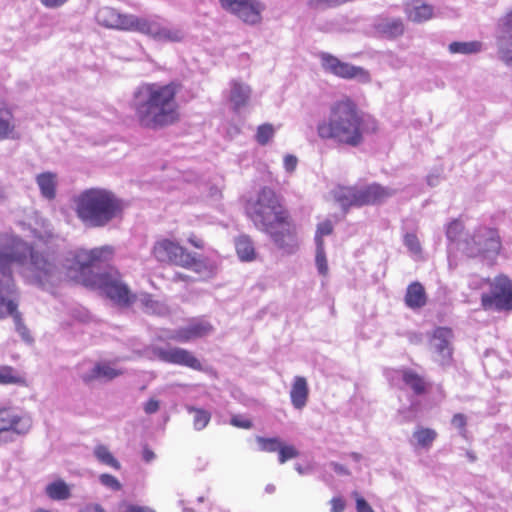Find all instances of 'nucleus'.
Instances as JSON below:
<instances>
[{"label": "nucleus", "mask_w": 512, "mask_h": 512, "mask_svg": "<svg viewBox=\"0 0 512 512\" xmlns=\"http://www.w3.org/2000/svg\"><path fill=\"white\" fill-rule=\"evenodd\" d=\"M333 232V225L331 221L326 220L317 225V230L315 234V243L318 246L321 243V246L324 247L323 236L330 235Z\"/></svg>", "instance_id": "42"}, {"label": "nucleus", "mask_w": 512, "mask_h": 512, "mask_svg": "<svg viewBox=\"0 0 512 512\" xmlns=\"http://www.w3.org/2000/svg\"><path fill=\"white\" fill-rule=\"evenodd\" d=\"M221 7L237 16L246 24L255 25L261 21L264 5L258 0H218Z\"/></svg>", "instance_id": "11"}, {"label": "nucleus", "mask_w": 512, "mask_h": 512, "mask_svg": "<svg viewBox=\"0 0 512 512\" xmlns=\"http://www.w3.org/2000/svg\"><path fill=\"white\" fill-rule=\"evenodd\" d=\"M315 264L318 270V273L322 276H326L328 274V264L326 259V253L321 243L316 246V256H315Z\"/></svg>", "instance_id": "40"}, {"label": "nucleus", "mask_w": 512, "mask_h": 512, "mask_svg": "<svg viewBox=\"0 0 512 512\" xmlns=\"http://www.w3.org/2000/svg\"><path fill=\"white\" fill-rule=\"evenodd\" d=\"M142 458L145 462L150 463L156 458V455L151 449L144 447L142 451Z\"/></svg>", "instance_id": "59"}, {"label": "nucleus", "mask_w": 512, "mask_h": 512, "mask_svg": "<svg viewBox=\"0 0 512 512\" xmlns=\"http://www.w3.org/2000/svg\"><path fill=\"white\" fill-rule=\"evenodd\" d=\"M153 254L160 262H169L185 268L198 264L195 254L187 252L185 248L168 239L157 242L153 248Z\"/></svg>", "instance_id": "10"}, {"label": "nucleus", "mask_w": 512, "mask_h": 512, "mask_svg": "<svg viewBox=\"0 0 512 512\" xmlns=\"http://www.w3.org/2000/svg\"><path fill=\"white\" fill-rule=\"evenodd\" d=\"M453 331L448 327H437L430 340L434 360L442 367H448L453 361Z\"/></svg>", "instance_id": "13"}, {"label": "nucleus", "mask_w": 512, "mask_h": 512, "mask_svg": "<svg viewBox=\"0 0 512 512\" xmlns=\"http://www.w3.org/2000/svg\"><path fill=\"white\" fill-rule=\"evenodd\" d=\"M99 482L113 490V491H120L122 489V484L119 482V480L114 477L113 475L111 474H108V473H103L99 476Z\"/></svg>", "instance_id": "44"}, {"label": "nucleus", "mask_w": 512, "mask_h": 512, "mask_svg": "<svg viewBox=\"0 0 512 512\" xmlns=\"http://www.w3.org/2000/svg\"><path fill=\"white\" fill-rule=\"evenodd\" d=\"M309 389L307 380L302 376H296L290 390V399L295 409H303L308 400Z\"/></svg>", "instance_id": "23"}, {"label": "nucleus", "mask_w": 512, "mask_h": 512, "mask_svg": "<svg viewBox=\"0 0 512 512\" xmlns=\"http://www.w3.org/2000/svg\"><path fill=\"white\" fill-rule=\"evenodd\" d=\"M213 325L203 318L191 320L186 326L174 331L172 339L186 343L191 340L205 337L213 332Z\"/></svg>", "instance_id": "17"}, {"label": "nucleus", "mask_w": 512, "mask_h": 512, "mask_svg": "<svg viewBox=\"0 0 512 512\" xmlns=\"http://www.w3.org/2000/svg\"><path fill=\"white\" fill-rule=\"evenodd\" d=\"M278 460L281 464L286 461L296 458L299 455L297 449L292 445H285L283 442L281 444V448L278 451Z\"/></svg>", "instance_id": "43"}, {"label": "nucleus", "mask_w": 512, "mask_h": 512, "mask_svg": "<svg viewBox=\"0 0 512 512\" xmlns=\"http://www.w3.org/2000/svg\"><path fill=\"white\" fill-rule=\"evenodd\" d=\"M189 413L193 414V426L195 430H203L211 419V413L205 409L196 408L193 406L187 407Z\"/></svg>", "instance_id": "35"}, {"label": "nucleus", "mask_w": 512, "mask_h": 512, "mask_svg": "<svg viewBox=\"0 0 512 512\" xmlns=\"http://www.w3.org/2000/svg\"><path fill=\"white\" fill-rule=\"evenodd\" d=\"M88 285L96 288L120 306H129L134 302L135 296L131 294L128 285L123 282L117 270L109 269L93 275L88 280Z\"/></svg>", "instance_id": "7"}, {"label": "nucleus", "mask_w": 512, "mask_h": 512, "mask_svg": "<svg viewBox=\"0 0 512 512\" xmlns=\"http://www.w3.org/2000/svg\"><path fill=\"white\" fill-rule=\"evenodd\" d=\"M371 125L355 102L345 98L331 105L327 118L317 124V135L339 145L358 147L363 144L365 134L370 129L375 130L374 122Z\"/></svg>", "instance_id": "4"}, {"label": "nucleus", "mask_w": 512, "mask_h": 512, "mask_svg": "<svg viewBox=\"0 0 512 512\" xmlns=\"http://www.w3.org/2000/svg\"><path fill=\"white\" fill-rule=\"evenodd\" d=\"M404 244L412 253L417 254L421 251L419 240L413 233H407L404 236Z\"/></svg>", "instance_id": "47"}, {"label": "nucleus", "mask_w": 512, "mask_h": 512, "mask_svg": "<svg viewBox=\"0 0 512 512\" xmlns=\"http://www.w3.org/2000/svg\"><path fill=\"white\" fill-rule=\"evenodd\" d=\"M189 242L195 246L196 248H203V241L200 240V239H194V238H190L189 239Z\"/></svg>", "instance_id": "62"}, {"label": "nucleus", "mask_w": 512, "mask_h": 512, "mask_svg": "<svg viewBox=\"0 0 512 512\" xmlns=\"http://www.w3.org/2000/svg\"><path fill=\"white\" fill-rule=\"evenodd\" d=\"M32 426L30 417L19 415L12 409H0V433L11 431L17 435L26 434Z\"/></svg>", "instance_id": "18"}, {"label": "nucleus", "mask_w": 512, "mask_h": 512, "mask_svg": "<svg viewBox=\"0 0 512 512\" xmlns=\"http://www.w3.org/2000/svg\"><path fill=\"white\" fill-rule=\"evenodd\" d=\"M452 425L461 430V433L465 431V426L467 424L466 416L462 413H457L452 418Z\"/></svg>", "instance_id": "52"}, {"label": "nucleus", "mask_w": 512, "mask_h": 512, "mask_svg": "<svg viewBox=\"0 0 512 512\" xmlns=\"http://www.w3.org/2000/svg\"><path fill=\"white\" fill-rule=\"evenodd\" d=\"M141 304L149 311L154 312L155 307L158 305V303L152 299L151 295L149 294H143L140 297Z\"/></svg>", "instance_id": "53"}, {"label": "nucleus", "mask_w": 512, "mask_h": 512, "mask_svg": "<svg viewBox=\"0 0 512 512\" xmlns=\"http://www.w3.org/2000/svg\"><path fill=\"white\" fill-rule=\"evenodd\" d=\"M448 50L452 54L472 55L482 50V43L479 41L469 42H452L448 46Z\"/></svg>", "instance_id": "31"}, {"label": "nucleus", "mask_w": 512, "mask_h": 512, "mask_svg": "<svg viewBox=\"0 0 512 512\" xmlns=\"http://www.w3.org/2000/svg\"><path fill=\"white\" fill-rule=\"evenodd\" d=\"M8 315L9 314H7L6 316H8ZM11 315L14 318L15 327H16L17 332L22 336V338L25 341H30L29 331H28L27 327L24 325V323L22 322L20 315L17 313V308L14 310V312Z\"/></svg>", "instance_id": "46"}, {"label": "nucleus", "mask_w": 512, "mask_h": 512, "mask_svg": "<svg viewBox=\"0 0 512 512\" xmlns=\"http://www.w3.org/2000/svg\"><path fill=\"white\" fill-rule=\"evenodd\" d=\"M119 509H123L122 512H155L153 509L146 506H138L123 501L119 505Z\"/></svg>", "instance_id": "50"}, {"label": "nucleus", "mask_w": 512, "mask_h": 512, "mask_svg": "<svg viewBox=\"0 0 512 512\" xmlns=\"http://www.w3.org/2000/svg\"><path fill=\"white\" fill-rule=\"evenodd\" d=\"M256 442L258 444V449L263 452H278L281 448L282 441L279 437H262L256 436Z\"/></svg>", "instance_id": "37"}, {"label": "nucleus", "mask_w": 512, "mask_h": 512, "mask_svg": "<svg viewBox=\"0 0 512 512\" xmlns=\"http://www.w3.org/2000/svg\"><path fill=\"white\" fill-rule=\"evenodd\" d=\"M438 434L434 429L418 427L413 432V438L416 440L417 446L429 450L436 440Z\"/></svg>", "instance_id": "30"}, {"label": "nucleus", "mask_w": 512, "mask_h": 512, "mask_svg": "<svg viewBox=\"0 0 512 512\" xmlns=\"http://www.w3.org/2000/svg\"><path fill=\"white\" fill-rule=\"evenodd\" d=\"M159 407H160V403L158 400H155V399H149L145 404H144V411L146 414H154L156 413L158 410H159Z\"/></svg>", "instance_id": "55"}, {"label": "nucleus", "mask_w": 512, "mask_h": 512, "mask_svg": "<svg viewBox=\"0 0 512 512\" xmlns=\"http://www.w3.org/2000/svg\"><path fill=\"white\" fill-rule=\"evenodd\" d=\"M119 373L107 364H97L89 372L82 375V380L85 383H90L96 379L106 378L113 379L117 377Z\"/></svg>", "instance_id": "25"}, {"label": "nucleus", "mask_w": 512, "mask_h": 512, "mask_svg": "<svg viewBox=\"0 0 512 512\" xmlns=\"http://www.w3.org/2000/svg\"><path fill=\"white\" fill-rule=\"evenodd\" d=\"M123 210V200L106 189H87L75 199L76 215L89 228L105 227L121 217Z\"/></svg>", "instance_id": "5"}, {"label": "nucleus", "mask_w": 512, "mask_h": 512, "mask_svg": "<svg viewBox=\"0 0 512 512\" xmlns=\"http://www.w3.org/2000/svg\"><path fill=\"white\" fill-rule=\"evenodd\" d=\"M463 230V225L458 220L450 222L446 229V236L449 240L455 241Z\"/></svg>", "instance_id": "45"}, {"label": "nucleus", "mask_w": 512, "mask_h": 512, "mask_svg": "<svg viewBox=\"0 0 512 512\" xmlns=\"http://www.w3.org/2000/svg\"><path fill=\"white\" fill-rule=\"evenodd\" d=\"M250 96L251 88L249 85L238 80L231 81L229 100L234 111H239L245 107L249 102Z\"/></svg>", "instance_id": "22"}, {"label": "nucleus", "mask_w": 512, "mask_h": 512, "mask_svg": "<svg viewBox=\"0 0 512 512\" xmlns=\"http://www.w3.org/2000/svg\"><path fill=\"white\" fill-rule=\"evenodd\" d=\"M399 415L405 422L413 421L417 416V406L415 404H412L408 410H400Z\"/></svg>", "instance_id": "51"}, {"label": "nucleus", "mask_w": 512, "mask_h": 512, "mask_svg": "<svg viewBox=\"0 0 512 512\" xmlns=\"http://www.w3.org/2000/svg\"><path fill=\"white\" fill-rule=\"evenodd\" d=\"M408 17L414 22H422L430 19L433 14V8L427 4L413 6L407 10Z\"/></svg>", "instance_id": "36"}, {"label": "nucleus", "mask_w": 512, "mask_h": 512, "mask_svg": "<svg viewBox=\"0 0 512 512\" xmlns=\"http://www.w3.org/2000/svg\"><path fill=\"white\" fill-rule=\"evenodd\" d=\"M56 175L51 172H44L36 177V182L41 194L47 199H53L56 195Z\"/></svg>", "instance_id": "26"}, {"label": "nucleus", "mask_w": 512, "mask_h": 512, "mask_svg": "<svg viewBox=\"0 0 512 512\" xmlns=\"http://www.w3.org/2000/svg\"><path fill=\"white\" fill-rule=\"evenodd\" d=\"M96 21L106 28L137 32L140 17L122 14L111 7H103L97 11Z\"/></svg>", "instance_id": "14"}, {"label": "nucleus", "mask_w": 512, "mask_h": 512, "mask_svg": "<svg viewBox=\"0 0 512 512\" xmlns=\"http://www.w3.org/2000/svg\"><path fill=\"white\" fill-rule=\"evenodd\" d=\"M15 129L12 112L0 107V140L9 138Z\"/></svg>", "instance_id": "34"}, {"label": "nucleus", "mask_w": 512, "mask_h": 512, "mask_svg": "<svg viewBox=\"0 0 512 512\" xmlns=\"http://www.w3.org/2000/svg\"><path fill=\"white\" fill-rule=\"evenodd\" d=\"M334 197L343 209L358 206L357 188H339L335 191Z\"/></svg>", "instance_id": "32"}, {"label": "nucleus", "mask_w": 512, "mask_h": 512, "mask_svg": "<svg viewBox=\"0 0 512 512\" xmlns=\"http://www.w3.org/2000/svg\"><path fill=\"white\" fill-rule=\"evenodd\" d=\"M352 495L355 498L357 512H374L370 504L358 492H353Z\"/></svg>", "instance_id": "48"}, {"label": "nucleus", "mask_w": 512, "mask_h": 512, "mask_svg": "<svg viewBox=\"0 0 512 512\" xmlns=\"http://www.w3.org/2000/svg\"><path fill=\"white\" fill-rule=\"evenodd\" d=\"M295 469L301 475L305 474L308 470L307 468L302 467L300 464H296Z\"/></svg>", "instance_id": "64"}, {"label": "nucleus", "mask_w": 512, "mask_h": 512, "mask_svg": "<svg viewBox=\"0 0 512 512\" xmlns=\"http://www.w3.org/2000/svg\"><path fill=\"white\" fill-rule=\"evenodd\" d=\"M236 252L241 261H251L255 258V248L250 237L242 235L235 242Z\"/></svg>", "instance_id": "27"}, {"label": "nucleus", "mask_w": 512, "mask_h": 512, "mask_svg": "<svg viewBox=\"0 0 512 512\" xmlns=\"http://www.w3.org/2000/svg\"><path fill=\"white\" fill-rule=\"evenodd\" d=\"M394 373L402 381L405 388L410 389L414 395L421 396L427 392L429 383L413 369L403 368L396 370Z\"/></svg>", "instance_id": "21"}, {"label": "nucleus", "mask_w": 512, "mask_h": 512, "mask_svg": "<svg viewBox=\"0 0 512 512\" xmlns=\"http://www.w3.org/2000/svg\"><path fill=\"white\" fill-rule=\"evenodd\" d=\"M64 257V266L66 271V276L72 277L71 272H81L92 266V261L89 255L88 250L86 249H77L75 251H67L63 250Z\"/></svg>", "instance_id": "20"}, {"label": "nucleus", "mask_w": 512, "mask_h": 512, "mask_svg": "<svg viewBox=\"0 0 512 512\" xmlns=\"http://www.w3.org/2000/svg\"><path fill=\"white\" fill-rule=\"evenodd\" d=\"M137 32L162 43L181 42L186 36L182 28L166 25L158 16L140 17Z\"/></svg>", "instance_id": "8"}, {"label": "nucleus", "mask_w": 512, "mask_h": 512, "mask_svg": "<svg viewBox=\"0 0 512 512\" xmlns=\"http://www.w3.org/2000/svg\"><path fill=\"white\" fill-rule=\"evenodd\" d=\"M321 64L325 71L344 79H358L361 82H369L370 75L362 67L342 62L329 53H321Z\"/></svg>", "instance_id": "12"}, {"label": "nucleus", "mask_w": 512, "mask_h": 512, "mask_svg": "<svg viewBox=\"0 0 512 512\" xmlns=\"http://www.w3.org/2000/svg\"><path fill=\"white\" fill-rule=\"evenodd\" d=\"M66 2L67 0H41V3L47 8H57Z\"/></svg>", "instance_id": "58"}, {"label": "nucleus", "mask_w": 512, "mask_h": 512, "mask_svg": "<svg viewBox=\"0 0 512 512\" xmlns=\"http://www.w3.org/2000/svg\"><path fill=\"white\" fill-rule=\"evenodd\" d=\"M176 94L174 83H145L137 87L133 93L132 108L139 124L157 130L175 123L179 116Z\"/></svg>", "instance_id": "3"}, {"label": "nucleus", "mask_w": 512, "mask_h": 512, "mask_svg": "<svg viewBox=\"0 0 512 512\" xmlns=\"http://www.w3.org/2000/svg\"><path fill=\"white\" fill-rule=\"evenodd\" d=\"M152 353L155 358L166 363L185 366L196 371H201L203 369L200 360H198L192 352L183 348L173 347L166 349L162 347H155L153 348Z\"/></svg>", "instance_id": "15"}, {"label": "nucleus", "mask_w": 512, "mask_h": 512, "mask_svg": "<svg viewBox=\"0 0 512 512\" xmlns=\"http://www.w3.org/2000/svg\"><path fill=\"white\" fill-rule=\"evenodd\" d=\"M44 248H34L20 237L0 234V318L12 314L18 306L19 293L12 266L29 263L24 271L26 280L39 287L54 286L66 275L63 257L64 239L47 233L40 236Z\"/></svg>", "instance_id": "1"}, {"label": "nucleus", "mask_w": 512, "mask_h": 512, "mask_svg": "<svg viewBox=\"0 0 512 512\" xmlns=\"http://www.w3.org/2000/svg\"><path fill=\"white\" fill-rule=\"evenodd\" d=\"M93 455L99 463L115 470L121 469L120 462L113 456L107 446L103 444L96 445L93 449Z\"/></svg>", "instance_id": "28"}, {"label": "nucleus", "mask_w": 512, "mask_h": 512, "mask_svg": "<svg viewBox=\"0 0 512 512\" xmlns=\"http://www.w3.org/2000/svg\"><path fill=\"white\" fill-rule=\"evenodd\" d=\"M395 194V189L382 186L378 183H372L366 187L357 189L358 207L380 204Z\"/></svg>", "instance_id": "19"}, {"label": "nucleus", "mask_w": 512, "mask_h": 512, "mask_svg": "<svg viewBox=\"0 0 512 512\" xmlns=\"http://www.w3.org/2000/svg\"><path fill=\"white\" fill-rule=\"evenodd\" d=\"M378 29L385 36L395 38L403 34L404 24L401 19H387L378 25Z\"/></svg>", "instance_id": "33"}, {"label": "nucleus", "mask_w": 512, "mask_h": 512, "mask_svg": "<svg viewBox=\"0 0 512 512\" xmlns=\"http://www.w3.org/2000/svg\"><path fill=\"white\" fill-rule=\"evenodd\" d=\"M329 466L338 475H342V476H349L350 475V471L348 470V468L345 467L344 465L340 464V463L332 461V462L329 463Z\"/></svg>", "instance_id": "57"}, {"label": "nucleus", "mask_w": 512, "mask_h": 512, "mask_svg": "<svg viewBox=\"0 0 512 512\" xmlns=\"http://www.w3.org/2000/svg\"><path fill=\"white\" fill-rule=\"evenodd\" d=\"M332 512H343L345 510V501L340 497H334L330 501Z\"/></svg>", "instance_id": "56"}, {"label": "nucleus", "mask_w": 512, "mask_h": 512, "mask_svg": "<svg viewBox=\"0 0 512 512\" xmlns=\"http://www.w3.org/2000/svg\"><path fill=\"white\" fill-rule=\"evenodd\" d=\"M230 424L234 427L242 429H251L253 427L252 421L247 418H244L241 415H234L230 419Z\"/></svg>", "instance_id": "49"}, {"label": "nucleus", "mask_w": 512, "mask_h": 512, "mask_svg": "<svg viewBox=\"0 0 512 512\" xmlns=\"http://www.w3.org/2000/svg\"><path fill=\"white\" fill-rule=\"evenodd\" d=\"M22 378L14 374V369L10 366L0 367V384H18Z\"/></svg>", "instance_id": "41"}, {"label": "nucleus", "mask_w": 512, "mask_h": 512, "mask_svg": "<svg viewBox=\"0 0 512 512\" xmlns=\"http://www.w3.org/2000/svg\"><path fill=\"white\" fill-rule=\"evenodd\" d=\"M274 134V127L269 123H265L258 127L256 140L260 145H266L273 138Z\"/></svg>", "instance_id": "39"}, {"label": "nucleus", "mask_w": 512, "mask_h": 512, "mask_svg": "<svg viewBox=\"0 0 512 512\" xmlns=\"http://www.w3.org/2000/svg\"><path fill=\"white\" fill-rule=\"evenodd\" d=\"M439 182L438 176L434 175H428L427 176V183L429 186H436Z\"/></svg>", "instance_id": "61"}, {"label": "nucleus", "mask_w": 512, "mask_h": 512, "mask_svg": "<svg viewBox=\"0 0 512 512\" xmlns=\"http://www.w3.org/2000/svg\"><path fill=\"white\" fill-rule=\"evenodd\" d=\"M47 496L52 500H66L71 496L69 486L63 480L48 484L45 488Z\"/></svg>", "instance_id": "29"}, {"label": "nucleus", "mask_w": 512, "mask_h": 512, "mask_svg": "<svg viewBox=\"0 0 512 512\" xmlns=\"http://www.w3.org/2000/svg\"><path fill=\"white\" fill-rule=\"evenodd\" d=\"M497 46L500 59L512 66V9L498 21Z\"/></svg>", "instance_id": "16"}, {"label": "nucleus", "mask_w": 512, "mask_h": 512, "mask_svg": "<svg viewBox=\"0 0 512 512\" xmlns=\"http://www.w3.org/2000/svg\"><path fill=\"white\" fill-rule=\"evenodd\" d=\"M86 509L88 512H105V510L99 504H91L87 506Z\"/></svg>", "instance_id": "60"}, {"label": "nucleus", "mask_w": 512, "mask_h": 512, "mask_svg": "<svg viewBox=\"0 0 512 512\" xmlns=\"http://www.w3.org/2000/svg\"><path fill=\"white\" fill-rule=\"evenodd\" d=\"M88 252L93 265L96 262L108 260L113 254V248L106 245L90 249Z\"/></svg>", "instance_id": "38"}, {"label": "nucleus", "mask_w": 512, "mask_h": 512, "mask_svg": "<svg viewBox=\"0 0 512 512\" xmlns=\"http://www.w3.org/2000/svg\"><path fill=\"white\" fill-rule=\"evenodd\" d=\"M466 457L470 462H475L477 460V456L473 451H466Z\"/></svg>", "instance_id": "63"}, {"label": "nucleus", "mask_w": 512, "mask_h": 512, "mask_svg": "<svg viewBox=\"0 0 512 512\" xmlns=\"http://www.w3.org/2000/svg\"><path fill=\"white\" fill-rule=\"evenodd\" d=\"M298 160L297 157L291 154H287L284 157V168L287 172H293L296 169Z\"/></svg>", "instance_id": "54"}, {"label": "nucleus", "mask_w": 512, "mask_h": 512, "mask_svg": "<svg viewBox=\"0 0 512 512\" xmlns=\"http://www.w3.org/2000/svg\"><path fill=\"white\" fill-rule=\"evenodd\" d=\"M501 248V239L496 229L479 227L465 239L463 250L467 256L480 257L488 265H493Z\"/></svg>", "instance_id": "6"}, {"label": "nucleus", "mask_w": 512, "mask_h": 512, "mask_svg": "<svg viewBox=\"0 0 512 512\" xmlns=\"http://www.w3.org/2000/svg\"><path fill=\"white\" fill-rule=\"evenodd\" d=\"M427 297L423 285L419 282L411 283L406 290L405 304L411 309L422 308L426 305Z\"/></svg>", "instance_id": "24"}, {"label": "nucleus", "mask_w": 512, "mask_h": 512, "mask_svg": "<svg viewBox=\"0 0 512 512\" xmlns=\"http://www.w3.org/2000/svg\"><path fill=\"white\" fill-rule=\"evenodd\" d=\"M246 214L259 230L270 235L274 244L287 253H293L297 247L295 225L290 221L288 212L280 204L275 192L264 187L255 201L248 202Z\"/></svg>", "instance_id": "2"}, {"label": "nucleus", "mask_w": 512, "mask_h": 512, "mask_svg": "<svg viewBox=\"0 0 512 512\" xmlns=\"http://www.w3.org/2000/svg\"><path fill=\"white\" fill-rule=\"evenodd\" d=\"M481 304L484 309L512 310V281L506 276L497 277L492 284L490 294L482 295Z\"/></svg>", "instance_id": "9"}]
</instances>
